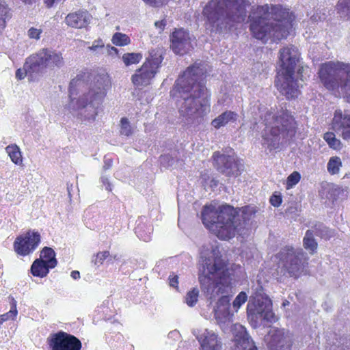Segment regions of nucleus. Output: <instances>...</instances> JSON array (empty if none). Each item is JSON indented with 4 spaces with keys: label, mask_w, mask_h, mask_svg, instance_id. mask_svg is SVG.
<instances>
[{
    "label": "nucleus",
    "mask_w": 350,
    "mask_h": 350,
    "mask_svg": "<svg viewBox=\"0 0 350 350\" xmlns=\"http://www.w3.org/2000/svg\"><path fill=\"white\" fill-rule=\"evenodd\" d=\"M109 84L107 75H98L94 77L88 92L83 94L75 101L71 98V106L78 111L80 118L94 121L98 114V108L106 96Z\"/></svg>",
    "instance_id": "6"
},
{
    "label": "nucleus",
    "mask_w": 350,
    "mask_h": 350,
    "mask_svg": "<svg viewBox=\"0 0 350 350\" xmlns=\"http://www.w3.org/2000/svg\"><path fill=\"white\" fill-rule=\"evenodd\" d=\"M248 0H208L203 8L205 27L211 35L226 33L247 18L255 38L267 42L286 38L292 29L289 13L279 5L252 6L247 17Z\"/></svg>",
    "instance_id": "1"
},
{
    "label": "nucleus",
    "mask_w": 350,
    "mask_h": 350,
    "mask_svg": "<svg viewBox=\"0 0 350 350\" xmlns=\"http://www.w3.org/2000/svg\"><path fill=\"white\" fill-rule=\"evenodd\" d=\"M159 161L161 165L165 168L172 167L175 163V159L169 154L161 155Z\"/></svg>",
    "instance_id": "44"
},
{
    "label": "nucleus",
    "mask_w": 350,
    "mask_h": 350,
    "mask_svg": "<svg viewBox=\"0 0 350 350\" xmlns=\"http://www.w3.org/2000/svg\"><path fill=\"white\" fill-rule=\"evenodd\" d=\"M301 179L300 174L295 171L291 173L287 178L286 180V189H290L297 185Z\"/></svg>",
    "instance_id": "39"
},
{
    "label": "nucleus",
    "mask_w": 350,
    "mask_h": 350,
    "mask_svg": "<svg viewBox=\"0 0 350 350\" xmlns=\"http://www.w3.org/2000/svg\"><path fill=\"white\" fill-rule=\"evenodd\" d=\"M141 53H125L122 56V60L126 66L138 63L142 59Z\"/></svg>",
    "instance_id": "36"
},
{
    "label": "nucleus",
    "mask_w": 350,
    "mask_h": 350,
    "mask_svg": "<svg viewBox=\"0 0 350 350\" xmlns=\"http://www.w3.org/2000/svg\"><path fill=\"white\" fill-rule=\"evenodd\" d=\"M204 75L202 68L191 66L176 80L170 90L180 118L186 125L200 124L210 111V94L203 83Z\"/></svg>",
    "instance_id": "2"
},
{
    "label": "nucleus",
    "mask_w": 350,
    "mask_h": 350,
    "mask_svg": "<svg viewBox=\"0 0 350 350\" xmlns=\"http://www.w3.org/2000/svg\"><path fill=\"white\" fill-rule=\"evenodd\" d=\"M109 256L108 251L98 252L94 255L92 258V262L96 265L99 266L103 264V261Z\"/></svg>",
    "instance_id": "41"
},
{
    "label": "nucleus",
    "mask_w": 350,
    "mask_h": 350,
    "mask_svg": "<svg viewBox=\"0 0 350 350\" xmlns=\"http://www.w3.org/2000/svg\"><path fill=\"white\" fill-rule=\"evenodd\" d=\"M269 202L273 206L278 207L282 202L281 195L280 193H277L276 192L274 193L271 196Z\"/></svg>",
    "instance_id": "47"
},
{
    "label": "nucleus",
    "mask_w": 350,
    "mask_h": 350,
    "mask_svg": "<svg viewBox=\"0 0 350 350\" xmlns=\"http://www.w3.org/2000/svg\"><path fill=\"white\" fill-rule=\"evenodd\" d=\"M262 287L260 286V288ZM272 307V302L262 289L256 291L254 295L250 297L247 304V313L248 318L252 321H258V315L265 312V310Z\"/></svg>",
    "instance_id": "13"
},
{
    "label": "nucleus",
    "mask_w": 350,
    "mask_h": 350,
    "mask_svg": "<svg viewBox=\"0 0 350 350\" xmlns=\"http://www.w3.org/2000/svg\"><path fill=\"white\" fill-rule=\"evenodd\" d=\"M154 25L157 28L160 29V32L163 31L166 25V21L165 20H161L159 21H156L154 23Z\"/></svg>",
    "instance_id": "53"
},
{
    "label": "nucleus",
    "mask_w": 350,
    "mask_h": 350,
    "mask_svg": "<svg viewBox=\"0 0 350 350\" xmlns=\"http://www.w3.org/2000/svg\"><path fill=\"white\" fill-rule=\"evenodd\" d=\"M269 334V350H291L292 338L288 332L282 329H273Z\"/></svg>",
    "instance_id": "17"
},
{
    "label": "nucleus",
    "mask_w": 350,
    "mask_h": 350,
    "mask_svg": "<svg viewBox=\"0 0 350 350\" xmlns=\"http://www.w3.org/2000/svg\"><path fill=\"white\" fill-rule=\"evenodd\" d=\"M333 121L342 129V138L345 140H350V113H342L341 110H336Z\"/></svg>",
    "instance_id": "21"
},
{
    "label": "nucleus",
    "mask_w": 350,
    "mask_h": 350,
    "mask_svg": "<svg viewBox=\"0 0 350 350\" xmlns=\"http://www.w3.org/2000/svg\"><path fill=\"white\" fill-rule=\"evenodd\" d=\"M17 314L18 311L16 309V301L13 297H12L10 311L2 315H0V319L3 323L10 319L14 320L17 316Z\"/></svg>",
    "instance_id": "33"
},
{
    "label": "nucleus",
    "mask_w": 350,
    "mask_h": 350,
    "mask_svg": "<svg viewBox=\"0 0 350 350\" xmlns=\"http://www.w3.org/2000/svg\"><path fill=\"white\" fill-rule=\"evenodd\" d=\"M203 224L214 231L219 239H230L236 233L242 234L243 224L236 209L230 205L216 208L213 205L204 206L201 212Z\"/></svg>",
    "instance_id": "4"
},
{
    "label": "nucleus",
    "mask_w": 350,
    "mask_h": 350,
    "mask_svg": "<svg viewBox=\"0 0 350 350\" xmlns=\"http://www.w3.org/2000/svg\"><path fill=\"white\" fill-rule=\"evenodd\" d=\"M91 14L86 10H79L68 14L65 18L66 24L72 28L86 27L92 20Z\"/></svg>",
    "instance_id": "20"
},
{
    "label": "nucleus",
    "mask_w": 350,
    "mask_h": 350,
    "mask_svg": "<svg viewBox=\"0 0 350 350\" xmlns=\"http://www.w3.org/2000/svg\"><path fill=\"white\" fill-rule=\"evenodd\" d=\"M336 10L340 18L350 20V0H339Z\"/></svg>",
    "instance_id": "29"
},
{
    "label": "nucleus",
    "mask_w": 350,
    "mask_h": 350,
    "mask_svg": "<svg viewBox=\"0 0 350 350\" xmlns=\"http://www.w3.org/2000/svg\"><path fill=\"white\" fill-rule=\"evenodd\" d=\"M111 165H112V160L111 159L105 157L103 170H107L109 169L111 167Z\"/></svg>",
    "instance_id": "55"
},
{
    "label": "nucleus",
    "mask_w": 350,
    "mask_h": 350,
    "mask_svg": "<svg viewBox=\"0 0 350 350\" xmlns=\"http://www.w3.org/2000/svg\"><path fill=\"white\" fill-rule=\"evenodd\" d=\"M325 88L346 96L350 102V65L329 62L323 64L319 72Z\"/></svg>",
    "instance_id": "8"
},
{
    "label": "nucleus",
    "mask_w": 350,
    "mask_h": 350,
    "mask_svg": "<svg viewBox=\"0 0 350 350\" xmlns=\"http://www.w3.org/2000/svg\"><path fill=\"white\" fill-rule=\"evenodd\" d=\"M67 189L68 191V193L70 194V190H69V187H67Z\"/></svg>",
    "instance_id": "61"
},
{
    "label": "nucleus",
    "mask_w": 350,
    "mask_h": 350,
    "mask_svg": "<svg viewBox=\"0 0 350 350\" xmlns=\"http://www.w3.org/2000/svg\"><path fill=\"white\" fill-rule=\"evenodd\" d=\"M262 120L267 129L262 135V145L270 152L279 150L283 143L292 139L296 133V123L288 111H282L275 115L268 111Z\"/></svg>",
    "instance_id": "5"
},
{
    "label": "nucleus",
    "mask_w": 350,
    "mask_h": 350,
    "mask_svg": "<svg viewBox=\"0 0 350 350\" xmlns=\"http://www.w3.org/2000/svg\"><path fill=\"white\" fill-rule=\"evenodd\" d=\"M234 336L233 350H258L244 327L239 325Z\"/></svg>",
    "instance_id": "19"
},
{
    "label": "nucleus",
    "mask_w": 350,
    "mask_h": 350,
    "mask_svg": "<svg viewBox=\"0 0 350 350\" xmlns=\"http://www.w3.org/2000/svg\"><path fill=\"white\" fill-rule=\"evenodd\" d=\"M213 165L219 173L226 177H237L244 170V165L230 148L225 152H215L212 156Z\"/></svg>",
    "instance_id": "11"
},
{
    "label": "nucleus",
    "mask_w": 350,
    "mask_h": 350,
    "mask_svg": "<svg viewBox=\"0 0 350 350\" xmlns=\"http://www.w3.org/2000/svg\"><path fill=\"white\" fill-rule=\"evenodd\" d=\"M163 51L161 48L152 49L142 66L132 76L133 83L136 86H146L150 84L158 71L163 59Z\"/></svg>",
    "instance_id": "10"
},
{
    "label": "nucleus",
    "mask_w": 350,
    "mask_h": 350,
    "mask_svg": "<svg viewBox=\"0 0 350 350\" xmlns=\"http://www.w3.org/2000/svg\"><path fill=\"white\" fill-rule=\"evenodd\" d=\"M82 83H83V82H82V81H81V80L79 78V76H77L76 79H73L70 81V97H71V96L73 94V88H74V86L81 85Z\"/></svg>",
    "instance_id": "49"
},
{
    "label": "nucleus",
    "mask_w": 350,
    "mask_h": 350,
    "mask_svg": "<svg viewBox=\"0 0 350 350\" xmlns=\"http://www.w3.org/2000/svg\"><path fill=\"white\" fill-rule=\"evenodd\" d=\"M40 242L38 232L28 231L24 236L17 237L14 243L15 252L21 256H26L33 252Z\"/></svg>",
    "instance_id": "15"
},
{
    "label": "nucleus",
    "mask_w": 350,
    "mask_h": 350,
    "mask_svg": "<svg viewBox=\"0 0 350 350\" xmlns=\"http://www.w3.org/2000/svg\"><path fill=\"white\" fill-rule=\"evenodd\" d=\"M232 270L227 268L220 258H202L199 269V282L202 291L209 299L228 292L232 283Z\"/></svg>",
    "instance_id": "3"
},
{
    "label": "nucleus",
    "mask_w": 350,
    "mask_h": 350,
    "mask_svg": "<svg viewBox=\"0 0 350 350\" xmlns=\"http://www.w3.org/2000/svg\"><path fill=\"white\" fill-rule=\"evenodd\" d=\"M25 68L31 72L42 73L45 68H61L64 65L62 54L55 50L42 49L27 58Z\"/></svg>",
    "instance_id": "9"
},
{
    "label": "nucleus",
    "mask_w": 350,
    "mask_h": 350,
    "mask_svg": "<svg viewBox=\"0 0 350 350\" xmlns=\"http://www.w3.org/2000/svg\"><path fill=\"white\" fill-rule=\"evenodd\" d=\"M314 233L313 230H308L306 232L305 237L303 240L304 246L306 250H309L311 254L316 252L317 249V242L314 237Z\"/></svg>",
    "instance_id": "27"
},
{
    "label": "nucleus",
    "mask_w": 350,
    "mask_h": 350,
    "mask_svg": "<svg viewBox=\"0 0 350 350\" xmlns=\"http://www.w3.org/2000/svg\"><path fill=\"white\" fill-rule=\"evenodd\" d=\"M314 234L324 240H329L335 236V230L327 227L323 223H317L312 227Z\"/></svg>",
    "instance_id": "24"
},
{
    "label": "nucleus",
    "mask_w": 350,
    "mask_h": 350,
    "mask_svg": "<svg viewBox=\"0 0 350 350\" xmlns=\"http://www.w3.org/2000/svg\"><path fill=\"white\" fill-rule=\"evenodd\" d=\"M247 299V295L245 292L241 291V293H239L232 302V306H233V308L234 309V310L236 312H237L238 310L240 308V307L244 303H245Z\"/></svg>",
    "instance_id": "38"
},
{
    "label": "nucleus",
    "mask_w": 350,
    "mask_h": 350,
    "mask_svg": "<svg viewBox=\"0 0 350 350\" xmlns=\"http://www.w3.org/2000/svg\"><path fill=\"white\" fill-rule=\"evenodd\" d=\"M111 41L116 46H126L131 42V40L127 35L118 32L113 34Z\"/></svg>",
    "instance_id": "35"
},
{
    "label": "nucleus",
    "mask_w": 350,
    "mask_h": 350,
    "mask_svg": "<svg viewBox=\"0 0 350 350\" xmlns=\"http://www.w3.org/2000/svg\"><path fill=\"white\" fill-rule=\"evenodd\" d=\"M170 48L177 55H183L194 49L195 36L183 28L175 29L170 36Z\"/></svg>",
    "instance_id": "12"
},
{
    "label": "nucleus",
    "mask_w": 350,
    "mask_h": 350,
    "mask_svg": "<svg viewBox=\"0 0 350 350\" xmlns=\"http://www.w3.org/2000/svg\"><path fill=\"white\" fill-rule=\"evenodd\" d=\"M11 160L16 165H21L23 162L21 152L16 145H10L5 148Z\"/></svg>",
    "instance_id": "30"
},
{
    "label": "nucleus",
    "mask_w": 350,
    "mask_h": 350,
    "mask_svg": "<svg viewBox=\"0 0 350 350\" xmlns=\"http://www.w3.org/2000/svg\"><path fill=\"white\" fill-rule=\"evenodd\" d=\"M42 31L40 29L31 27L28 30V36L30 38L38 40L40 38V35L42 33Z\"/></svg>",
    "instance_id": "48"
},
{
    "label": "nucleus",
    "mask_w": 350,
    "mask_h": 350,
    "mask_svg": "<svg viewBox=\"0 0 350 350\" xmlns=\"http://www.w3.org/2000/svg\"><path fill=\"white\" fill-rule=\"evenodd\" d=\"M10 18L9 9L5 1L0 0V31L5 29L6 21Z\"/></svg>",
    "instance_id": "31"
},
{
    "label": "nucleus",
    "mask_w": 350,
    "mask_h": 350,
    "mask_svg": "<svg viewBox=\"0 0 350 350\" xmlns=\"http://www.w3.org/2000/svg\"><path fill=\"white\" fill-rule=\"evenodd\" d=\"M120 133L125 136H129L132 134V129L129 121L126 118H122L120 120Z\"/></svg>",
    "instance_id": "40"
},
{
    "label": "nucleus",
    "mask_w": 350,
    "mask_h": 350,
    "mask_svg": "<svg viewBox=\"0 0 350 350\" xmlns=\"http://www.w3.org/2000/svg\"><path fill=\"white\" fill-rule=\"evenodd\" d=\"M105 50L103 51V54L107 53L108 55H113L118 53V49L114 46H111L110 45L105 46Z\"/></svg>",
    "instance_id": "50"
},
{
    "label": "nucleus",
    "mask_w": 350,
    "mask_h": 350,
    "mask_svg": "<svg viewBox=\"0 0 350 350\" xmlns=\"http://www.w3.org/2000/svg\"><path fill=\"white\" fill-rule=\"evenodd\" d=\"M70 275L73 279L76 280L80 278V273L78 271H72Z\"/></svg>",
    "instance_id": "56"
},
{
    "label": "nucleus",
    "mask_w": 350,
    "mask_h": 350,
    "mask_svg": "<svg viewBox=\"0 0 350 350\" xmlns=\"http://www.w3.org/2000/svg\"><path fill=\"white\" fill-rule=\"evenodd\" d=\"M300 80H301V81H304V79H303V78H302V76L300 77Z\"/></svg>",
    "instance_id": "60"
},
{
    "label": "nucleus",
    "mask_w": 350,
    "mask_h": 350,
    "mask_svg": "<svg viewBox=\"0 0 350 350\" xmlns=\"http://www.w3.org/2000/svg\"><path fill=\"white\" fill-rule=\"evenodd\" d=\"M237 118V114L231 111H226L218 117L215 118L211 124L216 129H219L221 126L226 125L230 122H234Z\"/></svg>",
    "instance_id": "22"
},
{
    "label": "nucleus",
    "mask_w": 350,
    "mask_h": 350,
    "mask_svg": "<svg viewBox=\"0 0 350 350\" xmlns=\"http://www.w3.org/2000/svg\"><path fill=\"white\" fill-rule=\"evenodd\" d=\"M49 269H51V267H48L44 260L36 259L31 267V272L34 276L43 278L48 274Z\"/></svg>",
    "instance_id": "25"
},
{
    "label": "nucleus",
    "mask_w": 350,
    "mask_h": 350,
    "mask_svg": "<svg viewBox=\"0 0 350 350\" xmlns=\"http://www.w3.org/2000/svg\"><path fill=\"white\" fill-rule=\"evenodd\" d=\"M323 139L331 148L337 150L340 148V141L336 137L332 132H327L324 134Z\"/></svg>",
    "instance_id": "34"
},
{
    "label": "nucleus",
    "mask_w": 350,
    "mask_h": 350,
    "mask_svg": "<svg viewBox=\"0 0 350 350\" xmlns=\"http://www.w3.org/2000/svg\"><path fill=\"white\" fill-rule=\"evenodd\" d=\"M44 260V262L51 267V269L55 267L57 265V260L55 258V253L54 250L49 247H44L41 251L40 258Z\"/></svg>",
    "instance_id": "26"
},
{
    "label": "nucleus",
    "mask_w": 350,
    "mask_h": 350,
    "mask_svg": "<svg viewBox=\"0 0 350 350\" xmlns=\"http://www.w3.org/2000/svg\"><path fill=\"white\" fill-rule=\"evenodd\" d=\"M303 68H299L298 70H297V76L298 77V75H300L302 70H303Z\"/></svg>",
    "instance_id": "58"
},
{
    "label": "nucleus",
    "mask_w": 350,
    "mask_h": 350,
    "mask_svg": "<svg viewBox=\"0 0 350 350\" xmlns=\"http://www.w3.org/2000/svg\"><path fill=\"white\" fill-rule=\"evenodd\" d=\"M230 308H215L214 309L215 317L219 323H225L230 321L233 316Z\"/></svg>",
    "instance_id": "28"
},
{
    "label": "nucleus",
    "mask_w": 350,
    "mask_h": 350,
    "mask_svg": "<svg viewBox=\"0 0 350 350\" xmlns=\"http://www.w3.org/2000/svg\"><path fill=\"white\" fill-rule=\"evenodd\" d=\"M22 1L26 3H31L33 0H22Z\"/></svg>",
    "instance_id": "59"
},
{
    "label": "nucleus",
    "mask_w": 350,
    "mask_h": 350,
    "mask_svg": "<svg viewBox=\"0 0 350 350\" xmlns=\"http://www.w3.org/2000/svg\"><path fill=\"white\" fill-rule=\"evenodd\" d=\"M284 267L291 277L297 278L304 271L306 260L302 252H295L293 248L288 249L286 255Z\"/></svg>",
    "instance_id": "16"
},
{
    "label": "nucleus",
    "mask_w": 350,
    "mask_h": 350,
    "mask_svg": "<svg viewBox=\"0 0 350 350\" xmlns=\"http://www.w3.org/2000/svg\"><path fill=\"white\" fill-rule=\"evenodd\" d=\"M51 350H81V342L75 336L64 332L53 334L49 338Z\"/></svg>",
    "instance_id": "14"
},
{
    "label": "nucleus",
    "mask_w": 350,
    "mask_h": 350,
    "mask_svg": "<svg viewBox=\"0 0 350 350\" xmlns=\"http://www.w3.org/2000/svg\"><path fill=\"white\" fill-rule=\"evenodd\" d=\"M342 166V162L338 157H332L329 159L327 168L329 174L334 175L339 172L340 167Z\"/></svg>",
    "instance_id": "32"
},
{
    "label": "nucleus",
    "mask_w": 350,
    "mask_h": 350,
    "mask_svg": "<svg viewBox=\"0 0 350 350\" xmlns=\"http://www.w3.org/2000/svg\"><path fill=\"white\" fill-rule=\"evenodd\" d=\"M217 184H218V181L217 180H214V179H213L211 180V185L212 186H215L216 187L217 185Z\"/></svg>",
    "instance_id": "57"
},
{
    "label": "nucleus",
    "mask_w": 350,
    "mask_h": 350,
    "mask_svg": "<svg viewBox=\"0 0 350 350\" xmlns=\"http://www.w3.org/2000/svg\"><path fill=\"white\" fill-rule=\"evenodd\" d=\"M199 291L196 288L189 291L185 296V302L189 306H193L198 301Z\"/></svg>",
    "instance_id": "37"
},
{
    "label": "nucleus",
    "mask_w": 350,
    "mask_h": 350,
    "mask_svg": "<svg viewBox=\"0 0 350 350\" xmlns=\"http://www.w3.org/2000/svg\"><path fill=\"white\" fill-rule=\"evenodd\" d=\"M101 181L104 185H105V189L109 191H111V184L107 177L102 176L101 177Z\"/></svg>",
    "instance_id": "54"
},
{
    "label": "nucleus",
    "mask_w": 350,
    "mask_h": 350,
    "mask_svg": "<svg viewBox=\"0 0 350 350\" xmlns=\"http://www.w3.org/2000/svg\"><path fill=\"white\" fill-rule=\"evenodd\" d=\"M201 350H221V341L218 335L212 330L205 329L196 335Z\"/></svg>",
    "instance_id": "18"
},
{
    "label": "nucleus",
    "mask_w": 350,
    "mask_h": 350,
    "mask_svg": "<svg viewBox=\"0 0 350 350\" xmlns=\"http://www.w3.org/2000/svg\"><path fill=\"white\" fill-rule=\"evenodd\" d=\"M178 276L176 275H170L169 280H170V285L174 288H178Z\"/></svg>",
    "instance_id": "51"
},
{
    "label": "nucleus",
    "mask_w": 350,
    "mask_h": 350,
    "mask_svg": "<svg viewBox=\"0 0 350 350\" xmlns=\"http://www.w3.org/2000/svg\"><path fill=\"white\" fill-rule=\"evenodd\" d=\"M241 211L242 220L240 219V221L243 224V230L250 226V220L255 217L256 213L258 211V208L256 206L248 205L242 207Z\"/></svg>",
    "instance_id": "23"
},
{
    "label": "nucleus",
    "mask_w": 350,
    "mask_h": 350,
    "mask_svg": "<svg viewBox=\"0 0 350 350\" xmlns=\"http://www.w3.org/2000/svg\"><path fill=\"white\" fill-rule=\"evenodd\" d=\"M89 49L98 53L103 54V51L105 50V46L102 40H97L93 42L92 45L90 46Z\"/></svg>",
    "instance_id": "45"
},
{
    "label": "nucleus",
    "mask_w": 350,
    "mask_h": 350,
    "mask_svg": "<svg viewBox=\"0 0 350 350\" xmlns=\"http://www.w3.org/2000/svg\"><path fill=\"white\" fill-rule=\"evenodd\" d=\"M230 297L223 295L218 300L216 308H230Z\"/></svg>",
    "instance_id": "46"
},
{
    "label": "nucleus",
    "mask_w": 350,
    "mask_h": 350,
    "mask_svg": "<svg viewBox=\"0 0 350 350\" xmlns=\"http://www.w3.org/2000/svg\"><path fill=\"white\" fill-rule=\"evenodd\" d=\"M28 63H27V59L23 66V69L19 68L16 71V77L18 79H20V80L23 79L27 75H29L31 77H33V75H39L40 74L39 72H31L30 70H29L26 69L25 66Z\"/></svg>",
    "instance_id": "42"
},
{
    "label": "nucleus",
    "mask_w": 350,
    "mask_h": 350,
    "mask_svg": "<svg viewBox=\"0 0 350 350\" xmlns=\"http://www.w3.org/2000/svg\"><path fill=\"white\" fill-rule=\"evenodd\" d=\"M299 55L295 46H286L280 50V64L282 74L275 79V85L286 98L297 97L299 88L302 86L295 79V69L299 62Z\"/></svg>",
    "instance_id": "7"
},
{
    "label": "nucleus",
    "mask_w": 350,
    "mask_h": 350,
    "mask_svg": "<svg viewBox=\"0 0 350 350\" xmlns=\"http://www.w3.org/2000/svg\"><path fill=\"white\" fill-rule=\"evenodd\" d=\"M269 310H265V312H262L258 315V319L260 320H266L267 322H275L276 321V317L273 312L272 307L269 308Z\"/></svg>",
    "instance_id": "43"
},
{
    "label": "nucleus",
    "mask_w": 350,
    "mask_h": 350,
    "mask_svg": "<svg viewBox=\"0 0 350 350\" xmlns=\"http://www.w3.org/2000/svg\"><path fill=\"white\" fill-rule=\"evenodd\" d=\"M148 4H150L152 6L158 7L163 4L165 0H143Z\"/></svg>",
    "instance_id": "52"
}]
</instances>
